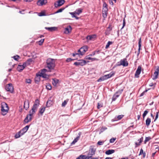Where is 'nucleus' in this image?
<instances>
[{
  "mask_svg": "<svg viewBox=\"0 0 159 159\" xmlns=\"http://www.w3.org/2000/svg\"><path fill=\"white\" fill-rule=\"evenodd\" d=\"M80 138L79 136L77 137L76 138H75L74 140L72 142V144H75L79 139Z\"/></svg>",
  "mask_w": 159,
  "mask_h": 159,
  "instance_id": "nucleus-38",
  "label": "nucleus"
},
{
  "mask_svg": "<svg viewBox=\"0 0 159 159\" xmlns=\"http://www.w3.org/2000/svg\"><path fill=\"white\" fill-rule=\"evenodd\" d=\"M95 152V149L93 148H92L90 149L89 152L88 154L89 156L88 157H90V158L91 157V156L94 155Z\"/></svg>",
  "mask_w": 159,
  "mask_h": 159,
  "instance_id": "nucleus-15",
  "label": "nucleus"
},
{
  "mask_svg": "<svg viewBox=\"0 0 159 159\" xmlns=\"http://www.w3.org/2000/svg\"><path fill=\"white\" fill-rule=\"evenodd\" d=\"M102 107V104L99 103H98L97 107L98 109H99L100 108Z\"/></svg>",
  "mask_w": 159,
  "mask_h": 159,
  "instance_id": "nucleus-51",
  "label": "nucleus"
},
{
  "mask_svg": "<svg viewBox=\"0 0 159 159\" xmlns=\"http://www.w3.org/2000/svg\"><path fill=\"white\" fill-rule=\"evenodd\" d=\"M86 61L84 60H79L77 62H75L74 64L76 66H83L85 65L86 64Z\"/></svg>",
  "mask_w": 159,
  "mask_h": 159,
  "instance_id": "nucleus-6",
  "label": "nucleus"
},
{
  "mask_svg": "<svg viewBox=\"0 0 159 159\" xmlns=\"http://www.w3.org/2000/svg\"><path fill=\"white\" fill-rule=\"evenodd\" d=\"M74 60V59H72L71 58H68L66 60V61L67 62H69L72 61H73Z\"/></svg>",
  "mask_w": 159,
  "mask_h": 159,
  "instance_id": "nucleus-55",
  "label": "nucleus"
},
{
  "mask_svg": "<svg viewBox=\"0 0 159 159\" xmlns=\"http://www.w3.org/2000/svg\"><path fill=\"white\" fill-rule=\"evenodd\" d=\"M39 101L38 99H37L35 100L34 105L38 106H39Z\"/></svg>",
  "mask_w": 159,
  "mask_h": 159,
  "instance_id": "nucleus-36",
  "label": "nucleus"
},
{
  "mask_svg": "<svg viewBox=\"0 0 159 159\" xmlns=\"http://www.w3.org/2000/svg\"><path fill=\"white\" fill-rule=\"evenodd\" d=\"M159 74V67L158 66H156L155 67V72L154 73L152 79L155 80L157 79L158 76Z\"/></svg>",
  "mask_w": 159,
  "mask_h": 159,
  "instance_id": "nucleus-7",
  "label": "nucleus"
},
{
  "mask_svg": "<svg viewBox=\"0 0 159 159\" xmlns=\"http://www.w3.org/2000/svg\"><path fill=\"white\" fill-rule=\"evenodd\" d=\"M140 116H141V114H140L139 115H138L137 116V120H139L140 118Z\"/></svg>",
  "mask_w": 159,
  "mask_h": 159,
  "instance_id": "nucleus-64",
  "label": "nucleus"
},
{
  "mask_svg": "<svg viewBox=\"0 0 159 159\" xmlns=\"http://www.w3.org/2000/svg\"><path fill=\"white\" fill-rule=\"evenodd\" d=\"M64 9V8H61L57 11L55 12V13H58L61 12Z\"/></svg>",
  "mask_w": 159,
  "mask_h": 159,
  "instance_id": "nucleus-45",
  "label": "nucleus"
},
{
  "mask_svg": "<svg viewBox=\"0 0 159 159\" xmlns=\"http://www.w3.org/2000/svg\"><path fill=\"white\" fill-rule=\"evenodd\" d=\"M115 73L114 72H111L109 74L105 75L100 77L98 80V81L100 82L102 81L106 80L108 78H111L115 74Z\"/></svg>",
  "mask_w": 159,
  "mask_h": 159,
  "instance_id": "nucleus-2",
  "label": "nucleus"
},
{
  "mask_svg": "<svg viewBox=\"0 0 159 159\" xmlns=\"http://www.w3.org/2000/svg\"><path fill=\"white\" fill-rule=\"evenodd\" d=\"M25 82L27 83L30 84L31 83V80L30 79H26Z\"/></svg>",
  "mask_w": 159,
  "mask_h": 159,
  "instance_id": "nucleus-54",
  "label": "nucleus"
},
{
  "mask_svg": "<svg viewBox=\"0 0 159 159\" xmlns=\"http://www.w3.org/2000/svg\"><path fill=\"white\" fill-rule=\"evenodd\" d=\"M76 55H78L79 56H80V54H79V52H78L77 53H73L72 54V56L74 57Z\"/></svg>",
  "mask_w": 159,
  "mask_h": 159,
  "instance_id": "nucleus-59",
  "label": "nucleus"
},
{
  "mask_svg": "<svg viewBox=\"0 0 159 159\" xmlns=\"http://www.w3.org/2000/svg\"><path fill=\"white\" fill-rule=\"evenodd\" d=\"M47 3V0H39L37 2V4L39 6H42L45 5Z\"/></svg>",
  "mask_w": 159,
  "mask_h": 159,
  "instance_id": "nucleus-11",
  "label": "nucleus"
},
{
  "mask_svg": "<svg viewBox=\"0 0 159 159\" xmlns=\"http://www.w3.org/2000/svg\"><path fill=\"white\" fill-rule=\"evenodd\" d=\"M112 42H111V41L108 42L106 46V47H105L106 48V49H107L109 47L110 45L112 44Z\"/></svg>",
  "mask_w": 159,
  "mask_h": 159,
  "instance_id": "nucleus-43",
  "label": "nucleus"
},
{
  "mask_svg": "<svg viewBox=\"0 0 159 159\" xmlns=\"http://www.w3.org/2000/svg\"><path fill=\"white\" fill-rule=\"evenodd\" d=\"M158 113H159V112H157L156 113V117H155V119L154 120V121H155L157 119V118H158Z\"/></svg>",
  "mask_w": 159,
  "mask_h": 159,
  "instance_id": "nucleus-56",
  "label": "nucleus"
},
{
  "mask_svg": "<svg viewBox=\"0 0 159 159\" xmlns=\"http://www.w3.org/2000/svg\"><path fill=\"white\" fill-rule=\"evenodd\" d=\"M65 2V0H58L54 3V6L56 8L62 5Z\"/></svg>",
  "mask_w": 159,
  "mask_h": 159,
  "instance_id": "nucleus-8",
  "label": "nucleus"
},
{
  "mask_svg": "<svg viewBox=\"0 0 159 159\" xmlns=\"http://www.w3.org/2000/svg\"><path fill=\"white\" fill-rule=\"evenodd\" d=\"M144 152H143V149L142 148H141L140 149V153L139 154V155H141L142 154H143Z\"/></svg>",
  "mask_w": 159,
  "mask_h": 159,
  "instance_id": "nucleus-60",
  "label": "nucleus"
},
{
  "mask_svg": "<svg viewBox=\"0 0 159 159\" xmlns=\"http://www.w3.org/2000/svg\"><path fill=\"white\" fill-rule=\"evenodd\" d=\"M45 29L49 31L52 32L56 30H57V28L55 27H45Z\"/></svg>",
  "mask_w": 159,
  "mask_h": 159,
  "instance_id": "nucleus-21",
  "label": "nucleus"
},
{
  "mask_svg": "<svg viewBox=\"0 0 159 159\" xmlns=\"http://www.w3.org/2000/svg\"><path fill=\"white\" fill-rule=\"evenodd\" d=\"M124 116V115H120L117 116H116L115 117V118L113 119V121H117L119 120H121L123 117Z\"/></svg>",
  "mask_w": 159,
  "mask_h": 159,
  "instance_id": "nucleus-22",
  "label": "nucleus"
},
{
  "mask_svg": "<svg viewBox=\"0 0 159 159\" xmlns=\"http://www.w3.org/2000/svg\"><path fill=\"white\" fill-rule=\"evenodd\" d=\"M39 75L40 74L39 73L36 74V77L35 78V82H39L40 81V77L41 76Z\"/></svg>",
  "mask_w": 159,
  "mask_h": 159,
  "instance_id": "nucleus-29",
  "label": "nucleus"
},
{
  "mask_svg": "<svg viewBox=\"0 0 159 159\" xmlns=\"http://www.w3.org/2000/svg\"><path fill=\"white\" fill-rule=\"evenodd\" d=\"M116 139V138H113L111 139L110 140V143H113L114 142V141H115Z\"/></svg>",
  "mask_w": 159,
  "mask_h": 159,
  "instance_id": "nucleus-49",
  "label": "nucleus"
},
{
  "mask_svg": "<svg viewBox=\"0 0 159 159\" xmlns=\"http://www.w3.org/2000/svg\"><path fill=\"white\" fill-rule=\"evenodd\" d=\"M115 152V150H114L111 149V150H108L105 153L107 155H110L111 154L113 153H114Z\"/></svg>",
  "mask_w": 159,
  "mask_h": 159,
  "instance_id": "nucleus-27",
  "label": "nucleus"
},
{
  "mask_svg": "<svg viewBox=\"0 0 159 159\" xmlns=\"http://www.w3.org/2000/svg\"><path fill=\"white\" fill-rule=\"evenodd\" d=\"M36 111L32 110V109L30 111L29 115L33 117V115L35 113Z\"/></svg>",
  "mask_w": 159,
  "mask_h": 159,
  "instance_id": "nucleus-35",
  "label": "nucleus"
},
{
  "mask_svg": "<svg viewBox=\"0 0 159 159\" xmlns=\"http://www.w3.org/2000/svg\"><path fill=\"white\" fill-rule=\"evenodd\" d=\"M143 137H142L139 139L138 140L139 141V143H138L137 142L135 143V144L136 145L135 147H136L138 146H139L141 145V143L143 142Z\"/></svg>",
  "mask_w": 159,
  "mask_h": 159,
  "instance_id": "nucleus-24",
  "label": "nucleus"
},
{
  "mask_svg": "<svg viewBox=\"0 0 159 159\" xmlns=\"http://www.w3.org/2000/svg\"><path fill=\"white\" fill-rule=\"evenodd\" d=\"M53 100H51V98H49L47 102L46 106L47 107H49L51 106L53 104Z\"/></svg>",
  "mask_w": 159,
  "mask_h": 159,
  "instance_id": "nucleus-16",
  "label": "nucleus"
},
{
  "mask_svg": "<svg viewBox=\"0 0 159 159\" xmlns=\"http://www.w3.org/2000/svg\"><path fill=\"white\" fill-rule=\"evenodd\" d=\"M25 11V10H23L22 11H19V12L20 13V14H25V13H23V12H24V11Z\"/></svg>",
  "mask_w": 159,
  "mask_h": 159,
  "instance_id": "nucleus-63",
  "label": "nucleus"
},
{
  "mask_svg": "<svg viewBox=\"0 0 159 159\" xmlns=\"http://www.w3.org/2000/svg\"><path fill=\"white\" fill-rule=\"evenodd\" d=\"M40 74V76L41 77H42L43 78H47V75L45 74L42 73H39Z\"/></svg>",
  "mask_w": 159,
  "mask_h": 159,
  "instance_id": "nucleus-37",
  "label": "nucleus"
},
{
  "mask_svg": "<svg viewBox=\"0 0 159 159\" xmlns=\"http://www.w3.org/2000/svg\"><path fill=\"white\" fill-rule=\"evenodd\" d=\"M69 13L72 15L73 17H75V15L76 14L75 11L74 12H70Z\"/></svg>",
  "mask_w": 159,
  "mask_h": 159,
  "instance_id": "nucleus-53",
  "label": "nucleus"
},
{
  "mask_svg": "<svg viewBox=\"0 0 159 159\" xmlns=\"http://www.w3.org/2000/svg\"><path fill=\"white\" fill-rule=\"evenodd\" d=\"M67 101L66 100H65L62 104V107H65V105L67 104Z\"/></svg>",
  "mask_w": 159,
  "mask_h": 159,
  "instance_id": "nucleus-50",
  "label": "nucleus"
},
{
  "mask_svg": "<svg viewBox=\"0 0 159 159\" xmlns=\"http://www.w3.org/2000/svg\"><path fill=\"white\" fill-rule=\"evenodd\" d=\"M21 133L20 131L18 132L15 135V137L16 138H18L20 137V136L22 135H21Z\"/></svg>",
  "mask_w": 159,
  "mask_h": 159,
  "instance_id": "nucleus-34",
  "label": "nucleus"
},
{
  "mask_svg": "<svg viewBox=\"0 0 159 159\" xmlns=\"http://www.w3.org/2000/svg\"><path fill=\"white\" fill-rule=\"evenodd\" d=\"M29 102L28 100H26L24 101V108L26 110H27V109L29 107Z\"/></svg>",
  "mask_w": 159,
  "mask_h": 159,
  "instance_id": "nucleus-17",
  "label": "nucleus"
},
{
  "mask_svg": "<svg viewBox=\"0 0 159 159\" xmlns=\"http://www.w3.org/2000/svg\"><path fill=\"white\" fill-rule=\"evenodd\" d=\"M151 139V138L150 137H146L145 140L144 141V143H146L148 141Z\"/></svg>",
  "mask_w": 159,
  "mask_h": 159,
  "instance_id": "nucleus-47",
  "label": "nucleus"
},
{
  "mask_svg": "<svg viewBox=\"0 0 159 159\" xmlns=\"http://www.w3.org/2000/svg\"><path fill=\"white\" fill-rule=\"evenodd\" d=\"M44 40V39H42L40 40L38 42H37V43H38L39 45H42Z\"/></svg>",
  "mask_w": 159,
  "mask_h": 159,
  "instance_id": "nucleus-40",
  "label": "nucleus"
},
{
  "mask_svg": "<svg viewBox=\"0 0 159 159\" xmlns=\"http://www.w3.org/2000/svg\"><path fill=\"white\" fill-rule=\"evenodd\" d=\"M28 65H27V63L26 62H24L23 63V65H22V66H23V68H25V67L27 66H28Z\"/></svg>",
  "mask_w": 159,
  "mask_h": 159,
  "instance_id": "nucleus-57",
  "label": "nucleus"
},
{
  "mask_svg": "<svg viewBox=\"0 0 159 159\" xmlns=\"http://www.w3.org/2000/svg\"><path fill=\"white\" fill-rule=\"evenodd\" d=\"M148 112V111L147 110H146L144 111L143 115V119H144L145 116L147 115V114Z\"/></svg>",
  "mask_w": 159,
  "mask_h": 159,
  "instance_id": "nucleus-44",
  "label": "nucleus"
},
{
  "mask_svg": "<svg viewBox=\"0 0 159 159\" xmlns=\"http://www.w3.org/2000/svg\"><path fill=\"white\" fill-rule=\"evenodd\" d=\"M103 143V142L99 141L98 142V144L99 145H102Z\"/></svg>",
  "mask_w": 159,
  "mask_h": 159,
  "instance_id": "nucleus-61",
  "label": "nucleus"
},
{
  "mask_svg": "<svg viewBox=\"0 0 159 159\" xmlns=\"http://www.w3.org/2000/svg\"><path fill=\"white\" fill-rule=\"evenodd\" d=\"M46 67L50 70L54 69L55 66V61L54 59L51 58L48 59L46 61Z\"/></svg>",
  "mask_w": 159,
  "mask_h": 159,
  "instance_id": "nucleus-1",
  "label": "nucleus"
},
{
  "mask_svg": "<svg viewBox=\"0 0 159 159\" xmlns=\"http://www.w3.org/2000/svg\"><path fill=\"white\" fill-rule=\"evenodd\" d=\"M82 9L81 8H79L77 9L75 11V13L76 14L79 15L80 13L82 12Z\"/></svg>",
  "mask_w": 159,
  "mask_h": 159,
  "instance_id": "nucleus-30",
  "label": "nucleus"
},
{
  "mask_svg": "<svg viewBox=\"0 0 159 159\" xmlns=\"http://www.w3.org/2000/svg\"><path fill=\"white\" fill-rule=\"evenodd\" d=\"M71 27L70 26H69L65 29L64 33L66 34H68L71 32Z\"/></svg>",
  "mask_w": 159,
  "mask_h": 159,
  "instance_id": "nucleus-20",
  "label": "nucleus"
},
{
  "mask_svg": "<svg viewBox=\"0 0 159 159\" xmlns=\"http://www.w3.org/2000/svg\"><path fill=\"white\" fill-rule=\"evenodd\" d=\"M141 70L142 67L141 66H138L134 75L135 78H138L139 77V75L141 72Z\"/></svg>",
  "mask_w": 159,
  "mask_h": 159,
  "instance_id": "nucleus-10",
  "label": "nucleus"
},
{
  "mask_svg": "<svg viewBox=\"0 0 159 159\" xmlns=\"http://www.w3.org/2000/svg\"><path fill=\"white\" fill-rule=\"evenodd\" d=\"M13 58H14V59L16 60V61H18L19 59V58H20V57L18 55H16L15 56H14Z\"/></svg>",
  "mask_w": 159,
  "mask_h": 159,
  "instance_id": "nucleus-46",
  "label": "nucleus"
},
{
  "mask_svg": "<svg viewBox=\"0 0 159 159\" xmlns=\"http://www.w3.org/2000/svg\"><path fill=\"white\" fill-rule=\"evenodd\" d=\"M47 70L45 69H43L42 70L41 72L40 73H42L45 74V73L47 72Z\"/></svg>",
  "mask_w": 159,
  "mask_h": 159,
  "instance_id": "nucleus-52",
  "label": "nucleus"
},
{
  "mask_svg": "<svg viewBox=\"0 0 159 159\" xmlns=\"http://www.w3.org/2000/svg\"><path fill=\"white\" fill-rule=\"evenodd\" d=\"M103 7L107 8V5L105 2H104L103 3Z\"/></svg>",
  "mask_w": 159,
  "mask_h": 159,
  "instance_id": "nucleus-62",
  "label": "nucleus"
},
{
  "mask_svg": "<svg viewBox=\"0 0 159 159\" xmlns=\"http://www.w3.org/2000/svg\"><path fill=\"white\" fill-rule=\"evenodd\" d=\"M88 47L87 46L85 45L80 48L78 51V52H79L80 55L81 56L84 55L85 52L88 50Z\"/></svg>",
  "mask_w": 159,
  "mask_h": 159,
  "instance_id": "nucleus-4",
  "label": "nucleus"
},
{
  "mask_svg": "<svg viewBox=\"0 0 159 159\" xmlns=\"http://www.w3.org/2000/svg\"><path fill=\"white\" fill-rule=\"evenodd\" d=\"M46 88L47 89L50 90L52 89V86L51 84H47Z\"/></svg>",
  "mask_w": 159,
  "mask_h": 159,
  "instance_id": "nucleus-39",
  "label": "nucleus"
},
{
  "mask_svg": "<svg viewBox=\"0 0 159 159\" xmlns=\"http://www.w3.org/2000/svg\"><path fill=\"white\" fill-rule=\"evenodd\" d=\"M151 122V119L149 118H148L146 120V125L147 126H148Z\"/></svg>",
  "mask_w": 159,
  "mask_h": 159,
  "instance_id": "nucleus-32",
  "label": "nucleus"
},
{
  "mask_svg": "<svg viewBox=\"0 0 159 159\" xmlns=\"http://www.w3.org/2000/svg\"><path fill=\"white\" fill-rule=\"evenodd\" d=\"M107 14V8L103 7L102 10V15L104 18H106Z\"/></svg>",
  "mask_w": 159,
  "mask_h": 159,
  "instance_id": "nucleus-18",
  "label": "nucleus"
},
{
  "mask_svg": "<svg viewBox=\"0 0 159 159\" xmlns=\"http://www.w3.org/2000/svg\"><path fill=\"white\" fill-rule=\"evenodd\" d=\"M85 59L87 60H91L92 61H94L96 60V59L95 58H93L89 57V56H86L85 57Z\"/></svg>",
  "mask_w": 159,
  "mask_h": 159,
  "instance_id": "nucleus-33",
  "label": "nucleus"
},
{
  "mask_svg": "<svg viewBox=\"0 0 159 159\" xmlns=\"http://www.w3.org/2000/svg\"><path fill=\"white\" fill-rule=\"evenodd\" d=\"M121 93L120 92H117L113 96L112 98V101H115L116 99L119 97L121 94Z\"/></svg>",
  "mask_w": 159,
  "mask_h": 159,
  "instance_id": "nucleus-14",
  "label": "nucleus"
},
{
  "mask_svg": "<svg viewBox=\"0 0 159 159\" xmlns=\"http://www.w3.org/2000/svg\"><path fill=\"white\" fill-rule=\"evenodd\" d=\"M32 116L28 114L27 115L24 121L25 123H27L31 120L32 119Z\"/></svg>",
  "mask_w": 159,
  "mask_h": 159,
  "instance_id": "nucleus-12",
  "label": "nucleus"
},
{
  "mask_svg": "<svg viewBox=\"0 0 159 159\" xmlns=\"http://www.w3.org/2000/svg\"><path fill=\"white\" fill-rule=\"evenodd\" d=\"M24 69L22 65H19L17 68V70L20 72L22 71Z\"/></svg>",
  "mask_w": 159,
  "mask_h": 159,
  "instance_id": "nucleus-31",
  "label": "nucleus"
},
{
  "mask_svg": "<svg viewBox=\"0 0 159 159\" xmlns=\"http://www.w3.org/2000/svg\"><path fill=\"white\" fill-rule=\"evenodd\" d=\"M39 16H46V14L44 12H41L39 13Z\"/></svg>",
  "mask_w": 159,
  "mask_h": 159,
  "instance_id": "nucleus-48",
  "label": "nucleus"
},
{
  "mask_svg": "<svg viewBox=\"0 0 159 159\" xmlns=\"http://www.w3.org/2000/svg\"><path fill=\"white\" fill-rule=\"evenodd\" d=\"M45 110V107H42L39 109V113L42 115Z\"/></svg>",
  "mask_w": 159,
  "mask_h": 159,
  "instance_id": "nucleus-25",
  "label": "nucleus"
},
{
  "mask_svg": "<svg viewBox=\"0 0 159 159\" xmlns=\"http://www.w3.org/2000/svg\"><path fill=\"white\" fill-rule=\"evenodd\" d=\"M30 125H27L25 127H24L22 129L20 130V131L21 133V135H23L28 130Z\"/></svg>",
  "mask_w": 159,
  "mask_h": 159,
  "instance_id": "nucleus-19",
  "label": "nucleus"
},
{
  "mask_svg": "<svg viewBox=\"0 0 159 159\" xmlns=\"http://www.w3.org/2000/svg\"><path fill=\"white\" fill-rule=\"evenodd\" d=\"M5 89L7 91L12 93L13 91V87L11 84H9L5 86Z\"/></svg>",
  "mask_w": 159,
  "mask_h": 159,
  "instance_id": "nucleus-9",
  "label": "nucleus"
},
{
  "mask_svg": "<svg viewBox=\"0 0 159 159\" xmlns=\"http://www.w3.org/2000/svg\"><path fill=\"white\" fill-rule=\"evenodd\" d=\"M52 84L54 86H56L57 84L58 83L59 80L57 79H52Z\"/></svg>",
  "mask_w": 159,
  "mask_h": 159,
  "instance_id": "nucleus-28",
  "label": "nucleus"
},
{
  "mask_svg": "<svg viewBox=\"0 0 159 159\" xmlns=\"http://www.w3.org/2000/svg\"><path fill=\"white\" fill-rule=\"evenodd\" d=\"M1 107L2 114L3 115H5L7 113L9 108L7 104L5 102L2 103Z\"/></svg>",
  "mask_w": 159,
  "mask_h": 159,
  "instance_id": "nucleus-3",
  "label": "nucleus"
},
{
  "mask_svg": "<svg viewBox=\"0 0 159 159\" xmlns=\"http://www.w3.org/2000/svg\"><path fill=\"white\" fill-rule=\"evenodd\" d=\"M97 36L95 34H93L91 35H88L87 36L86 38L88 41L94 40L96 38Z\"/></svg>",
  "mask_w": 159,
  "mask_h": 159,
  "instance_id": "nucleus-13",
  "label": "nucleus"
},
{
  "mask_svg": "<svg viewBox=\"0 0 159 159\" xmlns=\"http://www.w3.org/2000/svg\"><path fill=\"white\" fill-rule=\"evenodd\" d=\"M118 63H119L118 64V66L122 65L124 66H126L128 65V63L126 58L121 60L120 62H118Z\"/></svg>",
  "mask_w": 159,
  "mask_h": 159,
  "instance_id": "nucleus-5",
  "label": "nucleus"
},
{
  "mask_svg": "<svg viewBox=\"0 0 159 159\" xmlns=\"http://www.w3.org/2000/svg\"><path fill=\"white\" fill-rule=\"evenodd\" d=\"M39 107L35 106L34 105L32 108V109L35 111H36L37 110L38 108Z\"/></svg>",
  "mask_w": 159,
  "mask_h": 159,
  "instance_id": "nucleus-42",
  "label": "nucleus"
},
{
  "mask_svg": "<svg viewBox=\"0 0 159 159\" xmlns=\"http://www.w3.org/2000/svg\"><path fill=\"white\" fill-rule=\"evenodd\" d=\"M125 19H124L123 20V26L122 27L121 29H122L125 26Z\"/></svg>",
  "mask_w": 159,
  "mask_h": 159,
  "instance_id": "nucleus-58",
  "label": "nucleus"
},
{
  "mask_svg": "<svg viewBox=\"0 0 159 159\" xmlns=\"http://www.w3.org/2000/svg\"><path fill=\"white\" fill-rule=\"evenodd\" d=\"M90 157H87L85 155H80L76 159H89Z\"/></svg>",
  "mask_w": 159,
  "mask_h": 159,
  "instance_id": "nucleus-23",
  "label": "nucleus"
},
{
  "mask_svg": "<svg viewBox=\"0 0 159 159\" xmlns=\"http://www.w3.org/2000/svg\"><path fill=\"white\" fill-rule=\"evenodd\" d=\"M33 60L32 59H29L26 62L27 63V65H29L30 63Z\"/></svg>",
  "mask_w": 159,
  "mask_h": 159,
  "instance_id": "nucleus-41",
  "label": "nucleus"
},
{
  "mask_svg": "<svg viewBox=\"0 0 159 159\" xmlns=\"http://www.w3.org/2000/svg\"><path fill=\"white\" fill-rule=\"evenodd\" d=\"M141 38H140L139 39V42H138V45H139V49H138V54H139L140 52V50L141 49Z\"/></svg>",
  "mask_w": 159,
  "mask_h": 159,
  "instance_id": "nucleus-26",
  "label": "nucleus"
}]
</instances>
